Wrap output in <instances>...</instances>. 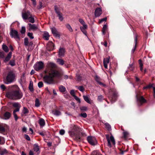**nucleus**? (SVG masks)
<instances>
[{"label":"nucleus","mask_w":155,"mask_h":155,"mask_svg":"<svg viewBox=\"0 0 155 155\" xmlns=\"http://www.w3.org/2000/svg\"><path fill=\"white\" fill-rule=\"evenodd\" d=\"M61 76L60 73L57 71L53 70L48 75H45L43 77L44 82L48 84H53L54 83V78H59Z\"/></svg>","instance_id":"nucleus-1"},{"label":"nucleus","mask_w":155,"mask_h":155,"mask_svg":"<svg viewBox=\"0 0 155 155\" xmlns=\"http://www.w3.org/2000/svg\"><path fill=\"white\" fill-rule=\"evenodd\" d=\"M23 95L22 93L19 89L8 91L5 94V96L13 100H17L21 99Z\"/></svg>","instance_id":"nucleus-2"},{"label":"nucleus","mask_w":155,"mask_h":155,"mask_svg":"<svg viewBox=\"0 0 155 155\" xmlns=\"http://www.w3.org/2000/svg\"><path fill=\"white\" fill-rule=\"evenodd\" d=\"M71 129L69 131V135L72 137H74V139L78 141L81 140V137L78 134L82 130L81 128L76 125H71L70 127Z\"/></svg>","instance_id":"nucleus-3"},{"label":"nucleus","mask_w":155,"mask_h":155,"mask_svg":"<svg viewBox=\"0 0 155 155\" xmlns=\"http://www.w3.org/2000/svg\"><path fill=\"white\" fill-rule=\"evenodd\" d=\"M15 72L13 71H9L7 74L6 77L4 79V83L6 84H9L16 80Z\"/></svg>","instance_id":"nucleus-4"},{"label":"nucleus","mask_w":155,"mask_h":155,"mask_svg":"<svg viewBox=\"0 0 155 155\" xmlns=\"http://www.w3.org/2000/svg\"><path fill=\"white\" fill-rule=\"evenodd\" d=\"M109 93L110 95V98L111 101V102L113 103H114L117 99V92L116 89H110L109 90Z\"/></svg>","instance_id":"nucleus-5"},{"label":"nucleus","mask_w":155,"mask_h":155,"mask_svg":"<svg viewBox=\"0 0 155 155\" xmlns=\"http://www.w3.org/2000/svg\"><path fill=\"white\" fill-rule=\"evenodd\" d=\"M9 34L11 38H14L16 41H18L20 40V37L18 34V32L16 30L11 29Z\"/></svg>","instance_id":"nucleus-6"},{"label":"nucleus","mask_w":155,"mask_h":155,"mask_svg":"<svg viewBox=\"0 0 155 155\" xmlns=\"http://www.w3.org/2000/svg\"><path fill=\"white\" fill-rule=\"evenodd\" d=\"M105 136L107 141L108 146L110 147H111V142L113 144L115 145V140L114 138L112 135H111L110 137H109L108 134H106Z\"/></svg>","instance_id":"nucleus-7"},{"label":"nucleus","mask_w":155,"mask_h":155,"mask_svg":"<svg viewBox=\"0 0 155 155\" xmlns=\"http://www.w3.org/2000/svg\"><path fill=\"white\" fill-rule=\"evenodd\" d=\"M44 63L42 61L37 62L34 65V68L35 70L38 71L44 68Z\"/></svg>","instance_id":"nucleus-8"},{"label":"nucleus","mask_w":155,"mask_h":155,"mask_svg":"<svg viewBox=\"0 0 155 155\" xmlns=\"http://www.w3.org/2000/svg\"><path fill=\"white\" fill-rule=\"evenodd\" d=\"M54 10L56 13L57 15L59 20L61 21H62L64 19L63 15L61 12L60 9L56 5L54 6Z\"/></svg>","instance_id":"nucleus-9"},{"label":"nucleus","mask_w":155,"mask_h":155,"mask_svg":"<svg viewBox=\"0 0 155 155\" xmlns=\"http://www.w3.org/2000/svg\"><path fill=\"white\" fill-rule=\"evenodd\" d=\"M136 98L138 105L139 106L141 105L143 103H145L146 102V100L143 96L140 97H138L137 95H136Z\"/></svg>","instance_id":"nucleus-10"},{"label":"nucleus","mask_w":155,"mask_h":155,"mask_svg":"<svg viewBox=\"0 0 155 155\" xmlns=\"http://www.w3.org/2000/svg\"><path fill=\"white\" fill-rule=\"evenodd\" d=\"M87 140L88 143L91 145H95L97 143L96 139L94 137H87Z\"/></svg>","instance_id":"nucleus-11"},{"label":"nucleus","mask_w":155,"mask_h":155,"mask_svg":"<svg viewBox=\"0 0 155 155\" xmlns=\"http://www.w3.org/2000/svg\"><path fill=\"white\" fill-rule=\"evenodd\" d=\"M31 15L29 11L23 12L22 14V17L24 20L27 19Z\"/></svg>","instance_id":"nucleus-12"},{"label":"nucleus","mask_w":155,"mask_h":155,"mask_svg":"<svg viewBox=\"0 0 155 155\" xmlns=\"http://www.w3.org/2000/svg\"><path fill=\"white\" fill-rule=\"evenodd\" d=\"M28 25L29 27V30H32L33 31L40 30L38 26H36L35 24H32L31 23H28Z\"/></svg>","instance_id":"nucleus-13"},{"label":"nucleus","mask_w":155,"mask_h":155,"mask_svg":"<svg viewBox=\"0 0 155 155\" xmlns=\"http://www.w3.org/2000/svg\"><path fill=\"white\" fill-rule=\"evenodd\" d=\"M102 13L101 8H97L94 12V15L96 17H98L100 16Z\"/></svg>","instance_id":"nucleus-14"},{"label":"nucleus","mask_w":155,"mask_h":155,"mask_svg":"<svg viewBox=\"0 0 155 155\" xmlns=\"http://www.w3.org/2000/svg\"><path fill=\"white\" fill-rule=\"evenodd\" d=\"M51 31L54 35L56 38H60V35L58 33L57 30L54 27L51 28Z\"/></svg>","instance_id":"nucleus-15"},{"label":"nucleus","mask_w":155,"mask_h":155,"mask_svg":"<svg viewBox=\"0 0 155 155\" xmlns=\"http://www.w3.org/2000/svg\"><path fill=\"white\" fill-rule=\"evenodd\" d=\"M110 58L107 57L106 58H104L103 60V63L104 66L105 68H107V64L109 63V62Z\"/></svg>","instance_id":"nucleus-16"},{"label":"nucleus","mask_w":155,"mask_h":155,"mask_svg":"<svg viewBox=\"0 0 155 155\" xmlns=\"http://www.w3.org/2000/svg\"><path fill=\"white\" fill-rule=\"evenodd\" d=\"M65 53V49L63 48H60L59 51V57H63L64 56Z\"/></svg>","instance_id":"nucleus-17"},{"label":"nucleus","mask_w":155,"mask_h":155,"mask_svg":"<svg viewBox=\"0 0 155 155\" xmlns=\"http://www.w3.org/2000/svg\"><path fill=\"white\" fill-rule=\"evenodd\" d=\"M29 113V111L25 107H24L22 111L21 115L22 116H26L27 114Z\"/></svg>","instance_id":"nucleus-18"},{"label":"nucleus","mask_w":155,"mask_h":155,"mask_svg":"<svg viewBox=\"0 0 155 155\" xmlns=\"http://www.w3.org/2000/svg\"><path fill=\"white\" fill-rule=\"evenodd\" d=\"M47 65L48 67L51 68H54L56 67V64L52 62L48 63Z\"/></svg>","instance_id":"nucleus-19"},{"label":"nucleus","mask_w":155,"mask_h":155,"mask_svg":"<svg viewBox=\"0 0 155 155\" xmlns=\"http://www.w3.org/2000/svg\"><path fill=\"white\" fill-rule=\"evenodd\" d=\"M49 35L48 32H44L43 36V37L44 39L46 40H49Z\"/></svg>","instance_id":"nucleus-20"},{"label":"nucleus","mask_w":155,"mask_h":155,"mask_svg":"<svg viewBox=\"0 0 155 155\" xmlns=\"http://www.w3.org/2000/svg\"><path fill=\"white\" fill-rule=\"evenodd\" d=\"M12 52H10L9 53L5 59L4 61L5 62L8 61L10 59L12 56Z\"/></svg>","instance_id":"nucleus-21"},{"label":"nucleus","mask_w":155,"mask_h":155,"mask_svg":"<svg viewBox=\"0 0 155 155\" xmlns=\"http://www.w3.org/2000/svg\"><path fill=\"white\" fill-rule=\"evenodd\" d=\"M52 113L54 115L56 116H59L61 114V112L58 110L52 111Z\"/></svg>","instance_id":"nucleus-22"},{"label":"nucleus","mask_w":155,"mask_h":155,"mask_svg":"<svg viewBox=\"0 0 155 155\" xmlns=\"http://www.w3.org/2000/svg\"><path fill=\"white\" fill-rule=\"evenodd\" d=\"M11 116V114L8 112H6L4 115V119L8 120L9 119Z\"/></svg>","instance_id":"nucleus-23"},{"label":"nucleus","mask_w":155,"mask_h":155,"mask_svg":"<svg viewBox=\"0 0 155 155\" xmlns=\"http://www.w3.org/2000/svg\"><path fill=\"white\" fill-rule=\"evenodd\" d=\"M87 26H86V28L84 27V26H81L80 27V28L81 31L83 32V34H84L86 36H87V32L85 31V29H87Z\"/></svg>","instance_id":"nucleus-24"},{"label":"nucleus","mask_w":155,"mask_h":155,"mask_svg":"<svg viewBox=\"0 0 155 155\" xmlns=\"http://www.w3.org/2000/svg\"><path fill=\"white\" fill-rule=\"evenodd\" d=\"M39 123L41 127H43L45 124V123L44 120L42 119L41 118L40 119Z\"/></svg>","instance_id":"nucleus-25"},{"label":"nucleus","mask_w":155,"mask_h":155,"mask_svg":"<svg viewBox=\"0 0 155 155\" xmlns=\"http://www.w3.org/2000/svg\"><path fill=\"white\" fill-rule=\"evenodd\" d=\"M57 62L58 64L61 65H63L64 64V61L61 59H57Z\"/></svg>","instance_id":"nucleus-26"},{"label":"nucleus","mask_w":155,"mask_h":155,"mask_svg":"<svg viewBox=\"0 0 155 155\" xmlns=\"http://www.w3.org/2000/svg\"><path fill=\"white\" fill-rule=\"evenodd\" d=\"M83 98L84 100L87 103L91 104V102L90 101V99L88 96H87L84 95L83 96Z\"/></svg>","instance_id":"nucleus-27"},{"label":"nucleus","mask_w":155,"mask_h":155,"mask_svg":"<svg viewBox=\"0 0 155 155\" xmlns=\"http://www.w3.org/2000/svg\"><path fill=\"white\" fill-rule=\"evenodd\" d=\"M79 21L80 23L83 25V26H84V27L86 28V26H87V25L86 24L85 22L83 19L81 18H79Z\"/></svg>","instance_id":"nucleus-28"},{"label":"nucleus","mask_w":155,"mask_h":155,"mask_svg":"<svg viewBox=\"0 0 155 155\" xmlns=\"http://www.w3.org/2000/svg\"><path fill=\"white\" fill-rule=\"evenodd\" d=\"M2 48L3 50L6 52H7L8 51V47L5 44H3L2 45Z\"/></svg>","instance_id":"nucleus-29"},{"label":"nucleus","mask_w":155,"mask_h":155,"mask_svg":"<svg viewBox=\"0 0 155 155\" xmlns=\"http://www.w3.org/2000/svg\"><path fill=\"white\" fill-rule=\"evenodd\" d=\"M135 45L134 47L133 48L131 51V52L132 53H134V52L136 48V46L137 44V37L136 36H135Z\"/></svg>","instance_id":"nucleus-30"},{"label":"nucleus","mask_w":155,"mask_h":155,"mask_svg":"<svg viewBox=\"0 0 155 155\" xmlns=\"http://www.w3.org/2000/svg\"><path fill=\"white\" fill-rule=\"evenodd\" d=\"M8 153L7 150L5 149H4L3 150H1L0 149V153L1 155H4Z\"/></svg>","instance_id":"nucleus-31"},{"label":"nucleus","mask_w":155,"mask_h":155,"mask_svg":"<svg viewBox=\"0 0 155 155\" xmlns=\"http://www.w3.org/2000/svg\"><path fill=\"white\" fill-rule=\"evenodd\" d=\"M59 91L61 92H64L66 90V88L64 87L62 85L60 86L59 87Z\"/></svg>","instance_id":"nucleus-32"},{"label":"nucleus","mask_w":155,"mask_h":155,"mask_svg":"<svg viewBox=\"0 0 155 155\" xmlns=\"http://www.w3.org/2000/svg\"><path fill=\"white\" fill-rule=\"evenodd\" d=\"M27 19L29 20V22L32 23H34L35 21L34 18L32 17L31 15Z\"/></svg>","instance_id":"nucleus-33"},{"label":"nucleus","mask_w":155,"mask_h":155,"mask_svg":"<svg viewBox=\"0 0 155 155\" xmlns=\"http://www.w3.org/2000/svg\"><path fill=\"white\" fill-rule=\"evenodd\" d=\"M66 28L68 29V30L70 32H72L73 31V29L71 27L70 25L69 24H67L66 25Z\"/></svg>","instance_id":"nucleus-34"},{"label":"nucleus","mask_w":155,"mask_h":155,"mask_svg":"<svg viewBox=\"0 0 155 155\" xmlns=\"http://www.w3.org/2000/svg\"><path fill=\"white\" fill-rule=\"evenodd\" d=\"M34 150L35 151L38 152L39 150V147L37 144H35L34 145Z\"/></svg>","instance_id":"nucleus-35"},{"label":"nucleus","mask_w":155,"mask_h":155,"mask_svg":"<svg viewBox=\"0 0 155 155\" xmlns=\"http://www.w3.org/2000/svg\"><path fill=\"white\" fill-rule=\"evenodd\" d=\"M29 88L31 91H33V82L32 81H30V85L29 87Z\"/></svg>","instance_id":"nucleus-36"},{"label":"nucleus","mask_w":155,"mask_h":155,"mask_svg":"<svg viewBox=\"0 0 155 155\" xmlns=\"http://www.w3.org/2000/svg\"><path fill=\"white\" fill-rule=\"evenodd\" d=\"M5 125H0V131L2 132H4L5 130Z\"/></svg>","instance_id":"nucleus-37"},{"label":"nucleus","mask_w":155,"mask_h":155,"mask_svg":"<svg viewBox=\"0 0 155 155\" xmlns=\"http://www.w3.org/2000/svg\"><path fill=\"white\" fill-rule=\"evenodd\" d=\"M139 62L140 67V70L142 71L143 70V64L142 63L141 60L140 59L139 60Z\"/></svg>","instance_id":"nucleus-38"},{"label":"nucleus","mask_w":155,"mask_h":155,"mask_svg":"<svg viewBox=\"0 0 155 155\" xmlns=\"http://www.w3.org/2000/svg\"><path fill=\"white\" fill-rule=\"evenodd\" d=\"M76 87L79 90L82 92L84 91V89L82 86H76Z\"/></svg>","instance_id":"nucleus-39"},{"label":"nucleus","mask_w":155,"mask_h":155,"mask_svg":"<svg viewBox=\"0 0 155 155\" xmlns=\"http://www.w3.org/2000/svg\"><path fill=\"white\" fill-rule=\"evenodd\" d=\"M107 28V26L106 25H104L102 29V33L103 34H104L105 31Z\"/></svg>","instance_id":"nucleus-40"},{"label":"nucleus","mask_w":155,"mask_h":155,"mask_svg":"<svg viewBox=\"0 0 155 155\" xmlns=\"http://www.w3.org/2000/svg\"><path fill=\"white\" fill-rule=\"evenodd\" d=\"M40 104L39 100L37 98L35 101V106L37 107H38L40 106Z\"/></svg>","instance_id":"nucleus-41"},{"label":"nucleus","mask_w":155,"mask_h":155,"mask_svg":"<svg viewBox=\"0 0 155 155\" xmlns=\"http://www.w3.org/2000/svg\"><path fill=\"white\" fill-rule=\"evenodd\" d=\"M105 127L107 128L108 130H110L111 129V127L110 125L108 123H105Z\"/></svg>","instance_id":"nucleus-42"},{"label":"nucleus","mask_w":155,"mask_h":155,"mask_svg":"<svg viewBox=\"0 0 155 155\" xmlns=\"http://www.w3.org/2000/svg\"><path fill=\"white\" fill-rule=\"evenodd\" d=\"M28 39L27 38H25L24 39V45L25 46H28Z\"/></svg>","instance_id":"nucleus-43"},{"label":"nucleus","mask_w":155,"mask_h":155,"mask_svg":"<svg viewBox=\"0 0 155 155\" xmlns=\"http://www.w3.org/2000/svg\"><path fill=\"white\" fill-rule=\"evenodd\" d=\"M13 106L15 108L20 107V105L18 103H15L13 104Z\"/></svg>","instance_id":"nucleus-44"},{"label":"nucleus","mask_w":155,"mask_h":155,"mask_svg":"<svg viewBox=\"0 0 155 155\" xmlns=\"http://www.w3.org/2000/svg\"><path fill=\"white\" fill-rule=\"evenodd\" d=\"M28 36L31 38V39H33L34 38V37L33 36V34L32 33L28 32Z\"/></svg>","instance_id":"nucleus-45"},{"label":"nucleus","mask_w":155,"mask_h":155,"mask_svg":"<svg viewBox=\"0 0 155 155\" xmlns=\"http://www.w3.org/2000/svg\"><path fill=\"white\" fill-rule=\"evenodd\" d=\"M25 28L24 26H23L21 28V32L22 34H25Z\"/></svg>","instance_id":"nucleus-46"},{"label":"nucleus","mask_w":155,"mask_h":155,"mask_svg":"<svg viewBox=\"0 0 155 155\" xmlns=\"http://www.w3.org/2000/svg\"><path fill=\"white\" fill-rule=\"evenodd\" d=\"M5 57V53L2 51L0 50V58H4Z\"/></svg>","instance_id":"nucleus-47"},{"label":"nucleus","mask_w":155,"mask_h":155,"mask_svg":"<svg viewBox=\"0 0 155 155\" xmlns=\"http://www.w3.org/2000/svg\"><path fill=\"white\" fill-rule=\"evenodd\" d=\"M80 110L82 111H86L87 110V107L86 106H81L80 108Z\"/></svg>","instance_id":"nucleus-48"},{"label":"nucleus","mask_w":155,"mask_h":155,"mask_svg":"<svg viewBox=\"0 0 155 155\" xmlns=\"http://www.w3.org/2000/svg\"><path fill=\"white\" fill-rule=\"evenodd\" d=\"M82 80V77L80 75H77L76 80L77 81H80Z\"/></svg>","instance_id":"nucleus-49"},{"label":"nucleus","mask_w":155,"mask_h":155,"mask_svg":"<svg viewBox=\"0 0 155 155\" xmlns=\"http://www.w3.org/2000/svg\"><path fill=\"white\" fill-rule=\"evenodd\" d=\"M4 139V138L0 136V144H3L5 143V141H3V140Z\"/></svg>","instance_id":"nucleus-50"},{"label":"nucleus","mask_w":155,"mask_h":155,"mask_svg":"<svg viewBox=\"0 0 155 155\" xmlns=\"http://www.w3.org/2000/svg\"><path fill=\"white\" fill-rule=\"evenodd\" d=\"M43 83L42 82H39L38 83V86L39 88L42 87L43 86Z\"/></svg>","instance_id":"nucleus-51"},{"label":"nucleus","mask_w":155,"mask_h":155,"mask_svg":"<svg viewBox=\"0 0 155 155\" xmlns=\"http://www.w3.org/2000/svg\"><path fill=\"white\" fill-rule=\"evenodd\" d=\"M9 64L12 66H14L15 65V62L14 60L10 61Z\"/></svg>","instance_id":"nucleus-52"},{"label":"nucleus","mask_w":155,"mask_h":155,"mask_svg":"<svg viewBox=\"0 0 155 155\" xmlns=\"http://www.w3.org/2000/svg\"><path fill=\"white\" fill-rule=\"evenodd\" d=\"M103 98V97L102 95H100L98 97V100L99 101H101Z\"/></svg>","instance_id":"nucleus-53"},{"label":"nucleus","mask_w":155,"mask_h":155,"mask_svg":"<svg viewBox=\"0 0 155 155\" xmlns=\"http://www.w3.org/2000/svg\"><path fill=\"white\" fill-rule=\"evenodd\" d=\"M74 99L79 103H80L81 102L80 99L77 96H76V95L74 96Z\"/></svg>","instance_id":"nucleus-54"},{"label":"nucleus","mask_w":155,"mask_h":155,"mask_svg":"<svg viewBox=\"0 0 155 155\" xmlns=\"http://www.w3.org/2000/svg\"><path fill=\"white\" fill-rule=\"evenodd\" d=\"M133 64H129V66L128 67V69H129L130 71H132L133 69Z\"/></svg>","instance_id":"nucleus-55"},{"label":"nucleus","mask_w":155,"mask_h":155,"mask_svg":"<svg viewBox=\"0 0 155 155\" xmlns=\"http://www.w3.org/2000/svg\"><path fill=\"white\" fill-rule=\"evenodd\" d=\"M107 17H105L102 19H101V20H100V21H99V23H101L104 21H107Z\"/></svg>","instance_id":"nucleus-56"},{"label":"nucleus","mask_w":155,"mask_h":155,"mask_svg":"<svg viewBox=\"0 0 155 155\" xmlns=\"http://www.w3.org/2000/svg\"><path fill=\"white\" fill-rule=\"evenodd\" d=\"M80 116L83 117L84 118H85L87 116V114L86 113H82L80 115Z\"/></svg>","instance_id":"nucleus-57"},{"label":"nucleus","mask_w":155,"mask_h":155,"mask_svg":"<svg viewBox=\"0 0 155 155\" xmlns=\"http://www.w3.org/2000/svg\"><path fill=\"white\" fill-rule=\"evenodd\" d=\"M25 138L28 140L29 141L30 140V138L29 137L27 134H25L24 135Z\"/></svg>","instance_id":"nucleus-58"},{"label":"nucleus","mask_w":155,"mask_h":155,"mask_svg":"<svg viewBox=\"0 0 155 155\" xmlns=\"http://www.w3.org/2000/svg\"><path fill=\"white\" fill-rule=\"evenodd\" d=\"M60 134L61 135H63L65 133V131L64 130H61L59 132Z\"/></svg>","instance_id":"nucleus-59"},{"label":"nucleus","mask_w":155,"mask_h":155,"mask_svg":"<svg viewBox=\"0 0 155 155\" xmlns=\"http://www.w3.org/2000/svg\"><path fill=\"white\" fill-rule=\"evenodd\" d=\"M1 88L3 91H5L6 88L5 85L4 84H2L1 85Z\"/></svg>","instance_id":"nucleus-60"},{"label":"nucleus","mask_w":155,"mask_h":155,"mask_svg":"<svg viewBox=\"0 0 155 155\" xmlns=\"http://www.w3.org/2000/svg\"><path fill=\"white\" fill-rule=\"evenodd\" d=\"M70 94L74 97V96H75V95L74 90H72L71 91Z\"/></svg>","instance_id":"nucleus-61"},{"label":"nucleus","mask_w":155,"mask_h":155,"mask_svg":"<svg viewBox=\"0 0 155 155\" xmlns=\"http://www.w3.org/2000/svg\"><path fill=\"white\" fill-rule=\"evenodd\" d=\"M20 107L16 108V109L14 110L13 113H16V112L19 111V110Z\"/></svg>","instance_id":"nucleus-62"},{"label":"nucleus","mask_w":155,"mask_h":155,"mask_svg":"<svg viewBox=\"0 0 155 155\" xmlns=\"http://www.w3.org/2000/svg\"><path fill=\"white\" fill-rule=\"evenodd\" d=\"M32 1L33 5L35 6L36 5V0H31Z\"/></svg>","instance_id":"nucleus-63"},{"label":"nucleus","mask_w":155,"mask_h":155,"mask_svg":"<svg viewBox=\"0 0 155 155\" xmlns=\"http://www.w3.org/2000/svg\"><path fill=\"white\" fill-rule=\"evenodd\" d=\"M128 134V133L127 132H123V135L124 137H126Z\"/></svg>","instance_id":"nucleus-64"}]
</instances>
